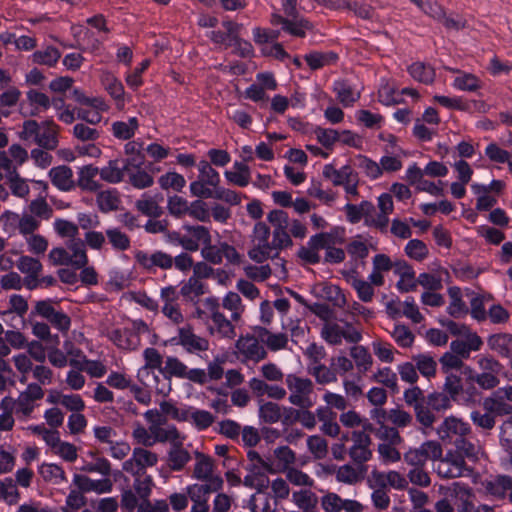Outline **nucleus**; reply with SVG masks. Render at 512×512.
Wrapping results in <instances>:
<instances>
[{
    "instance_id": "nucleus-1",
    "label": "nucleus",
    "mask_w": 512,
    "mask_h": 512,
    "mask_svg": "<svg viewBox=\"0 0 512 512\" xmlns=\"http://www.w3.org/2000/svg\"><path fill=\"white\" fill-rule=\"evenodd\" d=\"M285 384L289 392L288 401L298 408H312L315 404L314 383L308 377L296 373L285 376Z\"/></svg>"
},
{
    "instance_id": "nucleus-2",
    "label": "nucleus",
    "mask_w": 512,
    "mask_h": 512,
    "mask_svg": "<svg viewBox=\"0 0 512 512\" xmlns=\"http://www.w3.org/2000/svg\"><path fill=\"white\" fill-rule=\"evenodd\" d=\"M72 97L79 104L77 119L87 124H98L102 120V113L109 109L102 97H89L80 88H73Z\"/></svg>"
},
{
    "instance_id": "nucleus-3",
    "label": "nucleus",
    "mask_w": 512,
    "mask_h": 512,
    "mask_svg": "<svg viewBox=\"0 0 512 512\" xmlns=\"http://www.w3.org/2000/svg\"><path fill=\"white\" fill-rule=\"evenodd\" d=\"M195 464L192 471V478L202 483L191 484L190 486L209 488L211 491H219L223 488V479L214 473V460L207 454L199 451L194 452Z\"/></svg>"
},
{
    "instance_id": "nucleus-4",
    "label": "nucleus",
    "mask_w": 512,
    "mask_h": 512,
    "mask_svg": "<svg viewBox=\"0 0 512 512\" xmlns=\"http://www.w3.org/2000/svg\"><path fill=\"white\" fill-rule=\"evenodd\" d=\"M271 235L270 227L264 222H257L254 225L251 242L252 247L248 251V256L256 263H263L269 258H275V249L269 242Z\"/></svg>"
},
{
    "instance_id": "nucleus-5",
    "label": "nucleus",
    "mask_w": 512,
    "mask_h": 512,
    "mask_svg": "<svg viewBox=\"0 0 512 512\" xmlns=\"http://www.w3.org/2000/svg\"><path fill=\"white\" fill-rule=\"evenodd\" d=\"M267 221L272 227L271 246L274 247L275 256L277 257L279 251L293 246L289 234V217L285 211L275 209L267 214Z\"/></svg>"
},
{
    "instance_id": "nucleus-6",
    "label": "nucleus",
    "mask_w": 512,
    "mask_h": 512,
    "mask_svg": "<svg viewBox=\"0 0 512 512\" xmlns=\"http://www.w3.org/2000/svg\"><path fill=\"white\" fill-rule=\"evenodd\" d=\"M144 156L136 155L125 159L126 181L136 189H145L153 185V176L143 167Z\"/></svg>"
},
{
    "instance_id": "nucleus-7",
    "label": "nucleus",
    "mask_w": 512,
    "mask_h": 512,
    "mask_svg": "<svg viewBox=\"0 0 512 512\" xmlns=\"http://www.w3.org/2000/svg\"><path fill=\"white\" fill-rule=\"evenodd\" d=\"M443 450L439 442L428 440L418 448H410L404 453V461L412 467H424L428 460H437Z\"/></svg>"
},
{
    "instance_id": "nucleus-8",
    "label": "nucleus",
    "mask_w": 512,
    "mask_h": 512,
    "mask_svg": "<svg viewBox=\"0 0 512 512\" xmlns=\"http://www.w3.org/2000/svg\"><path fill=\"white\" fill-rule=\"evenodd\" d=\"M158 463V455L143 447H135L132 456L124 461L122 469L131 475H144L147 467Z\"/></svg>"
},
{
    "instance_id": "nucleus-9",
    "label": "nucleus",
    "mask_w": 512,
    "mask_h": 512,
    "mask_svg": "<svg viewBox=\"0 0 512 512\" xmlns=\"http://www.w3.org/2000/svg\"><path fill=\"white\" fill-rule=\"evenodd\" d=\"M437 435L445 444H451L462 436H471L472 430L462 419L449 416L436 429Z\"/></svg>"
},
{
    "instance_id": "nucleus-10",
    "label": "nucleus",
    "mask_w": 512,
    "mask_h": 512,
    "mask_svg": "<svg viewBox=\"0 0 512 512\" xmlns=\"http://www.w3.org/2000/svg\"><path fill=\"white\" fill-rule=\"evenodd\" d=\"M329 244H333V236L330 233L315 234L310 237L306 246L299 248L297 255L308 264H317L321 260L319 250H326Z\"/></svg>"
},
{
    "instance_id": "nucleus-11",
    "label": "nucleus",
    "mask_w": 512,
    "mask_h": 512,
    "mask_svg": "<svg viewBox=\"0 0 512 512\" xmlns=\"http://www.w3.org/2000/svg\"><path fill=\"white\" fill-rule=\"evenodd\" d=\"M183 229L188 235L178 237L177 242L186 251L195 252L199 249L200 244L205 246L211 242L212 237L210 231L205 226L184 224Z\"/></svg>"
},
{
    "instance_id": "nucleus-12",
    "label": "nucleus",
    "mask_w": 512,
    "mask_h": 512,
    "mask_svg": "<svg viewBox=\"0 0 512 512\" xmlns=\"http://www.w3.org/2000/svg\"><path fill=\"white\" fill-rule=\"evenodd\" d=\"M325 512H363L364 505L355 499L342 498L336 492H327L320 498Z\"/></svg>"
},
{
    "instance_id": "nucleus-13",
    "label": "nucleus",
    "mask_w": 512,
    "mask_h": 512,
    "mask_svg": "<svg viewBox=\"0 0 512 512\" xmlns=\"http://www.w3.org/2000/svg\"><path fill=\"white\" fill-rule=\"evenodd\" d=\"M352 445L348 449V455L355 465L365 466L364 464L372 458L370 446L372 440L369 434L360 431H353L351 434Z\"/></svg>"
},
{
    "instance_id": "nucleus-14",
    "label": "nucleus",
    "mask_w": 512,
    "mask_h": 512,
    "mask_svg": "<svg viewBox=\"0 0 512 512\" xmlns=\"http://www.w3.org/2000/svg\"><path fill=\"white\" fill-rule=\"evenodd\" d=\"M436 472L439 477L444 479H452L463 476L466 470V462L462 459V455L448 451L445 457L437 459Z\"/></svg>"
},
{
    "instance_id": "nucleus-15",
    "label": "nucleus",
    "mask_w": 512,
    "mask_h": 512,
    "mask_svg": "<svg viewBox=\"0 0 512 512\" xmlns=\"http://www.w3.org/2000/svg\"><path fill=\"white\" fill-rule=\"evenodd\" d=\"M207 304L211 310L212 325L209 326L210 334H217L221 338L234 339L236 337V330L230 320L224 314L219 312V305L215 299H207Z\"/></svg>"
},
{
    "instance_id": "nucleus-16",
    "label": "nucleus",
    "mask_w": 512,
    "mask_h": 512,
    "mask_svg": "<svg viewBox=\"0 0 512 512\" xmlns=\"http://www.w3.org/2000/svg\"><path fill=\"white\" fill-rule=\"evenodd\" d=\"M482 486L485 493L493 499L508 501L512 504V476L499 474L489 480H484Z\"/></svg>"
},
{
    "instance_id": "nucleus-17",
    "label": "nucleus",
    "mask_w": 512,
    "mask_h": 512,
    "mask_svg": "<svg viewBox=\"0 0 512 512\" xmlns=\"http://www.w3.org/2000/svg\"><path fill=\"white\" fill-rule=\"evenodd\" d=\"M135 260L143 269L149 272L156 268L169 270L173 267V256L162 250H156L151 254L142 250L137 251Z\"/></svg>"
},
{
    "instance_id": "nucleus-18",
    "label": "nucleus",
    "mask_w": 512,
    "mask_h": 512,
    "mask_svg": "<svg viewBox=\"0 0 512 512\" xmlns=\"http://www.w3.org/2000/svg\"><path fill=\"white\" fill-rule=\"evenodd\" d=\"M176 344L181 345L188 353H200L209 349L208 339L198 336L194 333L191 325H186L178 329V336L174 338Z\"/></svg>"
},
{
    "instance_id": "nucleus-19",
    "label": "nucleus",
    "mask_w": 512,
    "mask_h": 512,
    "mask_svg": "<svg viewBox=\"0 0 512 512\" xmlns=\"http://www.w3.org/2000/svg\"><path fill=\"white\" fill-rule=\"evenodd\" d=\"M44 397V390L37 383L28 384L25 391L16 399V414L29 417L35 409V401Z\"/></svg>"
},
{
    "instance_id": "nucleus-20",
    "label": "nucleus",
    "mask_w": 512,
    "mask_h": 512,
    "mask_svg": "<svg viewBox=\"0 0 512 512\" xmlns=\"http://www.w3.org/2000/svg\"><path fill=\"white\" fill-rule=\"evenodd\" d=\"M270 23L273 26L281 25V30L283 32L298 38H305L306 32L313 28L312 23L308 19H300L295 22L278 12L271 14Z\"/></svg>"
},
{
    "instance_id": "nucleus-21",
    "label": "nucleus",
    "mask_w": 512,
    "mask_h": 512,
    "mask_svg": "<svg viewBox=\"0 0 512 512\" xmlns=\"http://www.w3.org/2000/svg\"><path fill=\"white\" fill-rule=\"evenodd\" d=\"M451 496L455 498L454 505L457 512H474L476 509L473 503L475 495L468 485L454 482L451 488Z\"/></svg>"
},
{
    "instance_id": "nucleus-22",
    "label": "nucleus",
    "mask_w": 512,
    "mask_h": 512,
    "mask_svg": "<svg viewBox=\"0 0 512 512\" xmlns=\"http://www.w3.org/2000/svg\"><path fill=\"white\" fill-rule=\"evenodd\" d=\"M20 138L29 141L30 139L47 150H54L58 145L56 130H22Z\"/></svg>"
},
{
    "instance_id": "nucleus-23",
    "label": "nucleus",
    "mask_w": 512,
    "mask_h": 512,
    "mask_svg": "<svg viewBox=\"0 0 512 512\" xmlns=\"http://www.w3.org/2000/svg\"><path fill=\"white\" fill-rule=\"evenodd\" d=\"M183 445L184 440H180L170 446L167 452V466L172 471H182L191 460L189 451Z\"/></svg>"
},
{
    "instance_id": "nucleus-24",
    "label": "nucleus",
    "mask_w": 512,
    "mask_h": 512,
    "mask_svg": "<svg viewBox=\"0 0 512 512\" xmlns=\"http://www.w3.org/2000/svg\"><path fill=\"white\" fill-rule=\"evenodd\" d=\"M487 344L492 351H495L500 356L509 359V366L512 370V334H493L488 337Z\"/></svg>"
},
{
    "instance_id": "nucleus-25",
    "label": "nucleus",
    "mask_w": 512,
    "mask_h": 512,
    "mask_svg": "<svg viewBox=\"0 0 512 512\" xmlns=\"http://www.w3.org/2000/svg\"><path fill=\"white\" fill-rule=\"evenodd\" d=\"M465 337V341L454 340L450 343L451 351L461 359H467L471 351H478L483 344L482 339L476 333L468 334Z\"/></svg>"
},
{
    "instance_id": "nucleus-26",
    "label": "nucleus",
    "mask_w": 512,
    "mask_h": 512,
    "mask_svg": "<svg viewBox=\"0 0 512 512\" xmlns=\"http://www.w3.org/2000/svg\"><path fill=\"white\" fill-rule=\"evenodd\" d=\"M49 177L52 184L61 191H70L76 186L73 180V171L66 165L52 168L49 171Z\"/></svg>"
},
{
    "instance_id": "nucleus-27",
    "label": "nucleus",
    "mask_w": 512,
    "mask_h": 512,
    "mask_svg": "<svg viewBox=\"0 0 512 512\" xmlns=\"http://www.w3.org/2000/svg\"><path fill=\"white\" fill-rule=\"evenodd\" d=\"M408 74L417 82L431 85L436 78L435 68L422 61H415L407 67Z\"/></svg>"
},
{
    "instance_id": "nucleus-28",
    "label": "nucleus",
    "mask_w": 512,
    "mask_h": 512,
    "mask_svg": "<svg viewBox=\"0 0 512 512\" xmlns=\"http://www.w3.org/2000/svg\"><path fill=\"white\" fill-rule=\"evenodd\" d=\"M366 471V466L344 464L337 468L336 480L339 483L355 485L365 478Z\"/></svg>"
},
{
    "instance_id": "nucleus-29",
    "label": "nucleus",
    "mask_w": 512,
    "mask_h": 512,
    "mask_svg": "<svg viewBox=\"0 0 512 512\" xmlns=\"http://www.w3.org/2000/svg\"><path fill=\"white\" fill-rule=\"evenodd\" d=\"M108 337L117 347L124 350H135L140 345V338L127 328L112 330Z\"/></svg>"
},
{
    "instance_id": "nucleus-30",
    "label": "nucleus",
    "mask_w": 512,
    "mask_h": 512,
    "mask_svg": "<svg viewBox=\"0 0 512 512\" xmlns=\"http://www.w3.org/2000/svg\"><path fill=\"white\" fill-rule=\"evenodd\" d=\"M186 491L188 497L193 502L191 512H209V495L215 491H211L207 487L196 486H187Z\"/></svg>"
},
{
    "instance_id": "nucleus-31",
    "label": "nucleus",
    "mask_w": 512,
    "mask_h": 512,
    "mask_svg": "<svg viewBox=\"0 0 512 512\" xmlns=\"http://www.w3.org/2000/svg\"><path fill=\"white\" fill-rule=\"evenodd\" d=\"M318 141L327 149H330L336 142H342L347 145H353V138L349 130H315Z\"/></svg>"
},
{
    "instance_id": "nucleus-32",
    "label": "nucleus",
    "mask_w": 512,
    "mask_h": 512,
    "mask_svg": "<svg viewBox=\"0 0 512 512\" xmlns=\"http://www.w3.org/2000/svg\"><path fill=\"white\" fill-rule=\"evenodd\" d=\"M66 246L69 251V256L74 270L83 268L88 264V256L83 240L80 238L71 239L67 242Z\"/></svg>"
},
{
    "instance_id": "nucleus-33",
    "label": "nucleus",
    "mask_w": 512,
    "mask_h": 512,
    "mask_svg": "<svg viewBox=\"0 0 512 512\" xmlns=\"http://www.w3.org/2000/svg\"><path fill=\"white\" fill-rule=\"evenodd\" d=\"M1 219L7 221L18 220V229L22 235L30 236L39 228L40 222L32 215H23L21 218L11 211H6L1 215Z\"/></svg>"
},
{
    "instance_id": "nucleus-34",
    "label": "nucleus",
    "mask_w": 512,
    "mask_h": 512,
    "mask_svg": "<svg viewBox=\"0 0 512 512\" xmlns=\"http://www.w3.org/2000/svg\"><path fill=\"white\" fill-rule=\"evenodd\" d=\"M101 84L117 105H124V86L115 75L110 72L104 73L101 77Z\"/></svg>"
},
{
    "instance_id": "nucleus-35",
    "label": "nucleus",
    "mask_w": 512,
    "mask_h": 512,
    "mask_svg": "<svg viewBox=\"0 0 512 512\" xmlns=\"http://www.w3.org/2000/svg\"><path fill=\"white\" fill-rule=\"evenodd\" d=\"M100 174L99 169L93 165H85L78 171L77 185L86 191H97L100 184L95 180V177Z\"/></svg>"
},
{
    "instance_id": "nucleus-36",
    "label": "nucleus",
    "mask_w": 512,
    "mask_h": 512,
    "mask_svg": "<svg viewBox=\"0 0 512 512\" xmlns=\"http://www.w3.org/2000/svg\"><path fill=\"white\" fill-rule=\"evenodd\" d=\"M348 283L356 290L358 298L363 302H371L374 297L373 286L365 280L357 277L356 271L344 274Z\"/></svg>"
},
{
    "instance_id": "nucleus-37",
    "label": "nucleus",
    "mask_w": 512,
    "mask_h": 512,
    "mask_svg": "<svg viewBox=\"0 0 512 512\" xmlns=\"http://www.w3.org/2000/svg\"><path fill=\"white\" fill-rule=\"evenodd\" d=\"M304 59L311 70H318L324 66L336 64L339 60V55L334 51H314L306 54Z\"/></svg>"
},
{
    "instance_id": "nucleus-38",
    "label": "nucleus",
    "mask_w": 512,
    "mask_h": 512,
    "mask_svg": "<svg viewBox=\"0 0 512 512\" xmlns=\"http://www.w3.org/2000/svg\"><path fill=\"white\" fill-rule=\"evenodd\" d=\"M125 169V160L122 161V165L118 160H111L107 166L99 170L100 177L108 183H119L125 179Z\"/></svg>"
},
{
    "instance_id": "nucleus-39",
    "label": "nucleus",
    "mask_w": 512,
    "mask_h": 512,
    "mask_svg": "<svg viewBox=\"0 0 512 512\" xmlns=\"http://www.w3.org/2000/svg\"><path fill=\"white\" fill-rule=\"evenodd\" d=\"M453 71L459 74L453 81V87L457 90L476 92L482 87V82L476 75L458 69Z\"/></svg>"
},
{
    "instance_id": "nucleus-40",
    "label": "nucleus",
    "mask_w": 512,
    "mask_h": 512,
    "mask_svg": "<svg viewBox=\"0 0 512 512\" xmlns=\"http://www.w3.org/2000/svg\"><path fill=\"white\" fill-rule=\"evenodd\" d=\"M61 58V52L54 46H47L44 50H36L31 55V61L37 65L54 67Z\"/></svg>"
},
{
    "instance_id": "nucleus-41",
    "label": "nucleus",
    "mask_w": 512,
    "mask_h": 512,
    "mask_svg": "<svg viewBox=\"0 0 512 512\" xmlns=\"http://www.w3.org/2000/svg\"><path fill=\"white\" fill-rule=\"evenodd\" d=\"M151 430L154 435V445L156 443L169 442L170 446H172L174 443H177L180 440H185V436L182 435L174 425H171L167 428H162L161 426H154L151 427Z\"/></svg>"
},
{
    "instance_id": "nucleus-42",
    "label": "nucleus",
    "mask_w": 512,
    "mask_h": 512,
    "mask_svg": "<svg viewBox=\"0 0 512 512\" xmlns=\"http://www.w3.org/2000/svg\"><path fill=\"white\" fill-rule=\"evenodd\" d=\"M354 172L355 171L349 165L336 169L333 165L327 164L323 168V176L330 180L334 186H342L345 184L346 180L350 178Z\"/></svg>"
},
{
    "instance_id": "nucleus-43",
    "label": "nucleus",
    "mask_w": 512,
    "mask_h": 512,
    "mask_svg": "<svg viewBox=\"0 0 512 512\" xmlns=\"http://www.w3.org/2000/svg\"><path fill=\"white\" fill-rule=\"evenodd\" d=\"M334 92L337 98L344 106H350L356 102L359 98V94L356 93L347 80H338L334 82Z\"/></svg>"
},
{
    "instance_id": "nucleus-44",
    "label": "nucleus",
    "mask_w": 512,
    "mask_h": 512,
    "mask_svg": "<svg viewBox=\"0 0 512 512\" xmlns=\"http://www.w3.org/2000/svg\"><path fill=\"white\" fill-rule=\"evenodd\" d=\"M448 294L451 299V302L447 307L448 314L454 318L466 315L468 313V308L462 300L461 289L456 286L450 287L448 289Z\"/></svg>"
},
{
    "instance_id": "nucleus-45",
    "label": "nucleus",
    "mask_w": 512,
    "mask_h": 512,
    "mask_svg": "<svg viewBox=\"0 0 512 512\" xmlns=\"http://www.w3.org/2000/svg\"><path fill=\"white\" fill-rule=\"evenodd\" d=\"M249 508L251 512H274L275 502L271 496L265 492L257 491L249 500Z\"/></svg>"
},
{
    "instance_id": "nucleus-46",
    "label": "nucleus",
    "mask_w": 512,
    "mask_h": 512,
    "mask_svg": "<svg viewBox=\"0 0 512 512\" xmlns=\"http://www.w3.org/2000/svg\"><path fill=\"white\" fill-rule=\"evenodd\" d=\"M26 98L32 107V114L47 111L51 107L50 98L43 92L36 89H30L26 92Z\"/></svg>"
},
{
    "instance_id": "nucleus-47",
    "label": "nucleus",
    "mask_w": 512,
    "mask_h": 512,
    "mask_svg": "<svg viewBox=\"0 0 512 512\" xmlns=\"http://www.w3.org/2000/svg\"><path fill=\"white\" fill-rule=\"evenodd\" d=\"M292 501L303 510L302 512H313L317 504V496L311 490L305 489L293 492Z\"/></svg>"
},
{
    "instance_id": "nucleus-48",
    "label": "nucleus",
    "mask_w": 512,
    "mask_h": 512,
    "mask_svg": "<svg viewBox=\"0 0 512 512\" xmlns=\"http://www.w3.org/2000/svg\"><path fill=\"white\" fill-rule=\"evenodd\" d=\"M308 372L315 378V381L321 385L337 381L336 371H334L332 367H328L322 363L310 366Z\"/></svg>"
},
{
    "instance_id": "nucleus-49",
    "label": "nucleus",
    "mask_w": 512,
    "mask_h": 512,
    "mask_svg": "<svg viewBox=\"0 0 512 512\" xmlns=\"http://www.w3.org/2000/svg\"><path fill=\"white\" fill-rule=\"evenodd\" d=\"M471 436H462L457 441L451 443L455 446V451L452 453H458L462 455V459L465 458L476 460L478 455L477 446L471 442Z\"/></svg>"
},
{
    "instance_id": "nucleus-50",
    "label": "nucleus",
    "mask_w": 512,
    "mask_h": 512,
    "mask_svg": "<svg viewBox=\"0 0 512 512\" xmlns=\"http://www.w3.org/2000/svg\"><path fill=\"white\" fill-rule=\"evenodd\" d=\"M308 451L314 459L322 460L328 455V442L320 435H311L306 440Z\"/></svg>"
},
{
    "instance_id": "nucleus-51",
    "label": "nucleus",
    "mask_w": 512,
    "mask_h": 512,
    "mask_svg": "<svg viewBox=\"0 0 512 512\" xmlns=\"http://www.w3.org/2000/svg\"><path fill=\"white\" fill-rule=\"evenodd\" d=\"M111 246L117 251H126L131 246L130 237L119 228H109L105 232Z\"/></svg>"
},
{
    "instance_id": "nucleus-52",
    "label": "nucleus",
    "mask_w": 512,
    "mask_h": 512,
    "mask_svg": "<svg viewBox=\"0 0 512 512\" xmlns=\"http://www.w3.org/2000/svg\"><path fill=\"white\" fill-rule=\"evenodd\" d=\"M259 417L264 423H277L282 417L281 406L275 402H265L259 407Z\"/></svg>"
},
{
    "instance_id": "nucleus-53",
    "label": "nucleus",
    "mask_w": 512,
    "mask_h": 512,
    "mask_svg": "<svg viewBox=\"0 0 512 512\" xmlns=\"http://www.w3.org/2000/svg\"><path fill=\"white\" fill-rule=\"evenodd\" d=\"M321 337L330 345H340L344 338V329L333 322H326L321 329Z\"/></svg>"
},
{
    "instance_id": "nucleus-54",
    "label": "nucleus",
    "mask_w": 512,
    "mask_h": 512,
    "mask_svg": "<svg viewBox=\"0 0 512 512\" xmlns=\"http://www.w3.org/2000/svg\"><path fill=\"white\" fill-rule=\"evenodd\" d=\"M416 369L427 378L436 374L437 363L434 358L428 354H418L413 356Z\"/></svg>"
},
{
    "instance_id": "nucleus-55",
    "label": "nucleus",
    "mask_w": 512,
    "mask_h": 512,
    "mask_svg": "<svg viewBox=\"0 0 512 512\" xmlns=\"http://www.w3.org/2000/svg\"><path fill=\"white\" fill-rule=\"evenodd\" d=\"M350 355L360 371L366 372L372 366V356L364 346L351 347Z\"/></svg>"
},
{
    "instance_id": "nucleus-56",
    "label": "nucleus",
    "mask_w": 512,
    "mask_h": 512,
    "mask_svg": "<svg viewBox=\"0 0 512 512\" xmlns=\"http://www.w3.org/2000/svg\"><path fill=\"white\" fill-rule=\"evenodd\" d=\"M16 266L25 276L41 274L43 270V265L38 259L27 255L20 256Z\"/></svg>"
},
{
    "instance_id": "nucleus-57",
    "label": "nucleus",
    "mask_w": 512,
    "mask_h": 512,
    "mask_svg": "<svg viewBox=\"0 0 512 512\" xmlns=\"http://www.w3.org/2000/svg\"><path fill=\"white\" fill-rule=\"evenodd\" d=\"M135 207L140 213L151 218H159L163 214V209L152 197L137 200Z\"/></svg>"
},
{
    "instance_id": "nucleus-58",
    "label": "nucleus",
    "mask_w": 512,
    "mask_h": 512,
    "mask_svg": "<svg viewBox=\"0 0 512 512\" xmlns=\"http://www.w3.org/2000/svg\"><path fill=\"white\" fill-rule=\"evenodd\" d=\"M377 97L378 101L385 106L400 104V94H398V89L388 82L380 86Z\"/></svg>"
},
{
    "instance_id": "nucleus-59",
    "label": "nucleus",
    "mask_w": 512,
    "mask_h": 512,
    "mask_svg": "<svg viewBox=\"0 0 512 512\" xmlns=\"http://www.w3.org/2000/svg\"><path fill=\"white\" fill-rule=\"evenodd\" d=\"M0 497L9 505H14L18 502L20 494L12 478L0 480Z\"/></svg>"
},
{
    "instance_id": "nucleus-60",
    "label": "nucleus",
    "mask_w": 512,
    "mask_h": 512,
    "mask_svg": "<svg viewBox=\"0 0 512 512\" xmlns=\"http://www.w3.org/2000/svg\"><path fill=\"white\" fill-rule=\"evenodd\" d=\"M247 458L249 460V464L246 467L248 472H257V473H265L270 472L274 473L275 470L272 468L271 464L263 460V458L259 455L258 452L254 450H250L247 453Z\"/></svg>"
},
{
    "instance_id": "nucleus-61",
    "label": "nucleus",
    "mask_w": 512,
    "mask_h": 512,
    "mask_svg": "<svg viewBox=\"0 0 512 512\" xmlns=\"http://www.w3.org/2000/svg\"><path fill=\"white\" fill-rule=\"evenodd\" d=\"M405 253L409 258L421 262L427 258L429 250L423 241L412 239L406 244Z\"/></svg>"
},
{
    "instance_id": "nucleus-62",
    "label": "nucleus",
    "mask_w": 512,
    "mask_h": 512,
    "mask_svg": "<svg viewBox=\"0 0 512 512\" xmlns=\"http://www.w3.org/2000/svg\"><path fill=\"white\" fill-rule=\"evenodd\" d=\"M199 180L210 185L217 187L220 183V176L218 172L211 166V164L205 160L200 161L198 164Z\"/></svg>"
},
{
    "instance_id": "nucleus-63",
    "label": "nucleus",
    "mask_w": 512,
    "mask_h": 512,
    "mask_svg": "<svg viewBox=\"0 0 512 512\" xmlns=\"http://www.w3.org/2000/svg\"><path fill=\"white\" fill-rule=\"evenodd\" d=\"M373 379L381 383L382 385L389 388L393 393L399 392V387L397 384V375L392 371L389 367H384L379 369L377 373L374 374Z\"/></svg>"
},
{
    "instance_id": "nucleus-64",
    "label": "nucleus",
    "mask_w": 512,
    "mask_h": 512,
    "mask_svg": "<svg viewBox=\"0 0 512 512\" xmlns=\"http://www.w3.org/2000/svg\"><path fill=\"white\" fill-rule=\"evenodd\" d=\"M132 438L143 448L154 446V435L151 427L146 428L140 423H136L132 431Z\"/></svg>"
}]
</instances>
